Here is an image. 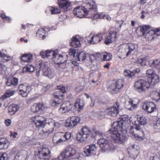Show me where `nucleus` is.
Returning <instances> with one entry per match:
<instances>
[{
    "mask_svg": "<svg viewBox=\"0 0 160 160\" xmlns=\"http://www.w3.org/2000/svg\"><path fill=\"white\" fill-rule=\"evenodd\" d=\"M137 118V120L134 122L133 126L131 127L129 132L136 139L142 140V138L139 136V135L142 134L143 132L140 126L141 125H145L147 123V119L145 117L142 116H138Z\"/></svg>",
    "mask_w": 160,
    "mask_h": 160,
    "instance_id": "nucleus-1",
    "label": "nucleus"
},
{
    "mask_svg": "<svg viewBox=\"0 0 160 160\" xmlns=\"http://www.w3.org/2000/svg\"><path fill=\"white\" fill-rule=\"evenodd\" d=\"M76 150L71 147H67L60 153L56 160H63L65 159L78 158L76 156Z\"/></svg>",
    "mask_w": 160,
    "mask_h": 160,
    "instance_id": "nucleus-2",
    "label": "nucleus"
},
{
    "mask_svg": "<svg viewBox=\"0 0 160 160\" xmlns=\"http://www.w3.org/2000/svg\"><path fill=\"white\" fill-rule=\"evenodd\" d=\"M34 160H56L51 158V152L48 148H40L37 152H35Z\"/></svg>",
    "mask_w": 160,
    "mask_h": 160,
    "instance_id": "nucleus-3",
    "label": "nucleus"
},
{
    "mask_svg": "<svg viewBox=\"0 0 160 160\" xmlns=\"http://www.w3.org/2000/svg\"><path fill=\"white\" fill-rule=\"evenodd\" d=\"M119 119L113 123L112 127H116L117 128L119 129L122 132L125 133L127 132V128L125 126V121L128 120V117L126 115L121 116Z\"/></svg>",
    "mask_w": 160,
    "mask_h": 160,
    "instance_id": "nucleus-4",
    "label": "nucleus"
},
{
    "mask_svg": "<svg viewBox=\"0 0 160 160\" xmlns=\"http://www.w3.org/2000/svg\"><path fill=\"white\" fill-rule=\"evenodd\" d=\"M150 86L149 81H146L143 79H139L135 83V89L139 92H144L146 89L148 88Z\"/></svg>",
    "mask_w": 160,
    "mask_h": 160,
    "instance_id": "nucleus-5",
    "label": "nucleus"
},
{
    "mask_svg": "<svg viewBox=\"0 0 160 160\" xmlns=\"http://www.w3.org/2000/svg\"><path fill=\"white\" fill-rule=\"evenodd\" d=\"M36 71L37 77L39 76L40 72L43 75L48 77L51 75L52 73L50 69L48 68L46 64L42 62L37 65Z\"/></svg>",
    "mask_w": 160,
    "mask_h": 160,
    "instance_id": "nucleus-6",
    "label": "nucleus"
},
{
    "mask_svg": "<svg viewBox=\"0 0 160 160\" xmlns=\"http://www.w3.org/2000/svg\"><path fill=\"white\" fill-rule=\"evenodd\" d=\"M42 117L41 116H36L32 118V120L36 126L38 128L40 127L43 128L42 131L43 132V134L46 136H47L52 131L45 130L44 127L46 124V122L45 120H42Z\"/></svg>",
    "mask_w": 160,
    "mask_h": 160,
    "instance_id": "nucleus-7",
    "label": "nucleus"
},
{
    "mask_svg": "<svg viewBox=\"0 0 160 160\" xmlns=\"http://www.w3.org/2000/svg\"><path fill=\"white\" fill-rule=\"evenodd\" d=\"M125 82L123 79H118L115 83L111 84L108 88V91L113 94L117 93L124 86Z\"/></svg>",
    "mask_w": 160,
    "mask_h": 160,
    "instance_id": "nucleus-8",
    "label": "nucleus"
},
{
    "mask_svg": "<svg viewBox=\"0 0 160 160\" xmlns=\"http://www.w3.org/2000/svg\"><path fill=\"white\" fill-rule=\"evenodd\" d=\"M90 133L92 134V131H91L88 127L85 126L82 128L81 132H79L77 134V139L81 142L85 141L89 137Z\"/></svg>",
    "mask_w": 160,
    "mask_h": 160,
    "instance_id": "nucleus-9",
    "label": "nucleus"
},
{
    "mask_svg": "<svg viewBox=\"0 0 160 160\" xmlns=\"http://www.w3.org/2000/svg\"><path fill=\"white\" fill-rule=\"evenodd\" d=\"M98 143L99 145L101 148V151L102 152H108L112 149V144H110L105 138L99 139L98 141Z\"/></svg>",
    "mask_w": 160,
    "mask_h": 160,
    "instance_id": "nucleus-10",
    "label": "nucleus"
},
{
    "mask_svg": "<svg viewBox=\"0 0 160 160\" xmlns=\"http://www.w3.org/2000/svg\"><path fill=\"white\" fill-rule=\"evenodd\" d=\"M91 11L88 9V8L86 6L77 7L74 10L73 14L77 17L81 18Z\"/></svg>",
    "mask_w": 160,
    "mask_h": 160,
    "instance_id": "nucleus-11",
    "label": "nucleus"
},
{
    "mask_svg": "<svg viewBox=\"0 0 160 160\" xmlns=\"http://www.w3.org/2000/svg\"><path fill=\"white\" fill-rule=\"evenodd\" d=\"M142 108L147 113H151L157 110L156 106L151 102H145L142 106Z\"/></svg>",
    "mask_w": 160,
    "mask_h": 160,
    "instance_id": "nucleus-12",
    "label": "nucleus"
},
{
    "mask_svg": "<svg viewBox=\"0 0 160 160\" xmlns=\"http://www.w3.org/2000/svg\"><path fill=\"white\" fill-rule=\"evenodd\" d=\"M54 97L53 99H52L50 101V103L52 107L56 106L61 103L62 102L61 98H63L64 96L63 94L59 90L54 92L53 94Z\"/></svg>",
    "mask_w": 160,
    "mask_h": 160,
    "instance_id": "nucleus-13",
    "label": "nucleus"
},
{
    "mask_svg": "<svg viewBox=\"0 0 160 160\" xmlns=\"http://www.w3.org/2000/svg\"><path fill=\"white\" fill-rule=\"evenodd\" d=\"M18 93L23 97L27 96L28 93L31 90V87L28 85L21 84L18 86Z\"/></svg>",
    "mask_w": 160,
    "mask_h": 160,
    "instance_id": "nucleus-14",
    "label": "nucleus"
},
{
    "mask_svg": "<svg viewBox=\"0 0 160 160\" xmlns=\"http://www.w3.org/2000/svg\"><path fill=\"white\" fill-rule=\"evenodd\" d=\"M73 106V105L69 102L66 101L61 106L59 109V112L60 113H64L68 112L72 110Z\"/></svg>",
    "mask_w": 160,
    "mask_h": 160,
    "instance_id": "nucleus-15",
    "label": "nucleus"
},
{
    "mask_svg": "<svg viewBox=\"0 0 160 160\" xmlns=\"http://www.w3.org/2000/svg\"><path fill=\"white\" fill-rule=\"evenodd\" d=\"M119 104L118 102H116L112 107L107 109L106 112L109 115L115 117L119 112Z\"/></svg>",
    "mask_w": 160,
    "mask_h": 160,
    "instance_id": "nucleus-16",
    "label": "nucleus"
},
{
    "mask_svg": "<svg viewBox=\"0 0 160 160\" xmlns=\"http://www.w3.org/2000/svg\"><path fill=\"white\" fill-rule=\"evenodd\" d=\"M113 128L109 130L107 132V134L108 135V137H110L112 139L116 142L118 136H119L120 133H119L118 131L120 130L117 129L116 127H113Z\"/></svg>",
    "mask_w": 160,
    "mask_h": 160,
    "instance_id": "nucleus-17",
    "label": "nucleus"
},
{
    "mask_svg": "<svg viewBox=\"0 0 160 160\" xmlns=\"http://www.w3.org/2000/svg\"><path fill=\"white\" fill-rule=\"evenodd\" d=\"M96 149V147L94 144L88 145L84 148V152L87 156L88 157L93 154Z\"/></svg>",
    "mask_w": 160,
    "mask_h": 160,
    "instance_id": "nucleus-18",
    "label": "nucleus"
},
{
    "mask_svg": "<svg viewBox=\"0 0 160 160\" xmlns=\"http://www.w3.org/2000/svg\"><path fill=\"white\" fill-rule=\"evenodd\" d=\"M58 3L59 8L64 11H67L70 6V3L68 0H58Z\"/></svg>",
    "mask_w": 160,
    "mask_h": 160,
    "instance_id": "nucleus-19",
    "label": "nucleus"
},
{
    "mask_svg": "<svg viewBox=\"0 0 160 160\" xmlns=\"http://www.w3.org/2000/svg\"><path fill=\"white\" fill-rule=\"evenodd\" d=\"M63 132H58L55 133L52 138L53 142L54 143L58 144L63 141L64 138L63 137Z\"/></svg>",
    "mask_w": 160,
    "mask_h": 160,
    "instance_id": "nucleus-20",
    "label": "nucleus"
},
{
    "mask_svg": "<svg viewBox=\"0 0 160 160\" xmlns=\"http://www.w3.org/2000/svg\"><path fill=\"white\" fill-rule=\"evenodd\" d=\"M83 2L86 4L85 5L88 8L89 11H96V6L94 5V2L90 0H83Z\"/></svg>",
    "mask_w": 160,
    "mask_h": 160,
    "instance_id": "nucleus-21",
    "label": "nucleus"
},
{
    "mask_svg": "<svg viewBox=\"0 0 160 160\" xmlns=\"http://www.w3.org/2000/svg\"><path fill=\"white\" fill-rule=\"evenodd\" d=\"M159 76L156 74H154L152 75L151 77H149L148 78V80L150 82V85L153 86L156 83L159 82Z\"/></svg>",
    "mask_w": 160,
    "mask_h": 160,
    "instance_id": "nucleus-22",
    "label": "nucleus"
},
{
    "mask_svg": "<svg viewBox=\"0 0 160 160\" xmlns=\"http://www.w3.org/2000/svg\"><path fill=\"white\" fill-rule=\"evenodd\" d=\"M117 33L116 32L111 31L110 32L108 36L106 37L104 42L106 45H108L112 42V39L113 38H116Z\"/></svg>",
    "mask_w": 160,
    "mask_h": 160,
    "instance_id": "nucleus-23",
    "label": "nucleus"
},
{
    "mask_svg": "<svg viewBox=\"0 0 160 160\" xmlns=\"http://www.w3.org/2000/svg\"><path fill=\"white\" fill-rule=\"evenodd\" d=\"M43 105L44 104L42 103H35L31 107V111L34 113L38 112L42 109Z\"/></svg>",
    "mask_w": 160,
    "mask_h": 160,
    "instance_id": "nucleus-24",
    "label": "nucleus"
},
{
    "mask_svg": "<svg viewBox=\"0 0 160 160\" xmlns=\"http://www.w3.org/2000/svg\"><path fill=\"white\" fill-rule=\"evenodd\" d=\"M9 146L8 140L5 138H0V149H6Z\"/></svg>",
    "mask_w": 160,
    "mask_h": 160,
    "instance_id": "nucleus-25",
    "label": "nucleus"
},
{
    "mask_svg": "<svg viewBox=\"0 0 160 160\" xmlns=\"http://www.w3.org/2000/svg\"><path fill=\"white\" fill-rule=\"evenodd\" d=\"M140 71L139 68H137L135 70L131 71L129 70H125L123 74L125 76L128 77L129 78H132L134 76L135 73H138Z\"/></svg>",
    "mask_w": 160,
    "mask_h": 160,
    "instance_id": "nucleus-26",
    "label": "nucleus"
},
{
    "mask_svg": "<svg viewBox=\"0 0 160 160\" xmlns=\"http://www.w3.org/2000/svg\"><path fill=\"white\" fill-rule=\"evenodd\" d=\"M84 101L82 99L78 98L75 103L74 106L79 111L82 109L84 107Z\"/></svg>",
    "mask_w": 160,
    "mask_h": 160,
    "instance_id": "nucleus-27",
    "label": "nucleus"
},
{
    "mask_svg": "<svg viewBox=\"0 0 160 160\" xmlns=\"http://www.w3.org/2000/svg\"><path fill=\"white\" fill-rule=\"evenodd\" d=\"M102 38V34L99 33L92 37L90 42L92 44H97L99 42Z\"/></svg>",
    "mask_w": 160,
    "mask_h": 160,
    "instance_id": "nucleus-28",
    "label": "nucleus"
},
{
    "mask_svg": "<svg viewBox=\"0 0 160 160\" xmlns=\"http://www.w3.org/2000/svg\"><path fill=\"white\" fill-rule=\"evenodd\" d=\"M18 109V106L14 104L10 105L8 108V112L11 115L14 114Z\"/></svg>",
    "mask_w": 160,
    "mask_h": 160,
    "instance_id": "nucleus-29",
    "label": "nucleus"
},
{
    "mask_svg": "<svg viewBox=\"0 0 160 160\" xmlns=\"http://www.w3.org/2000/svg\"><path fill=\"white\" fill-rule=\"evenodd\" d=\"M18 83V79L16 78H13L11 79H7L6 83V85L8 86L17 85Z\"/></svg>",
    "mask_w": 160,
    "mask_h": 160,
    "instance_id": "nucleus-30",
    "label": "nucleus"
},
{
    "mask_svg": "<svg viewBox=\"0 0 160 160\" xmlns=\"http://www.w3.org/2000/svg\"><path fill=\"white\" fill-rule=\"evenodd\" d=\"M136 107V105L133 103V101L132 99H130L125 104L126 108L130 110H133Z\"/></svg>",
    "mask_w": 160,
    "mask_h": 160,
    "instance_id": "nucleus-31",
    "label": "nucleus"
},
{
    "mask_svg": "<svg viewBox=\"0 0 160 160\" xmlns=\"http://www.w3.org/2000/svg\"><path fill=\"white\" fill-rule=\"evenodd\" d=\"M150 97L153 100L156 102L159 101L160 99V92L152 91L150 94Z\"/></svg>",
    "mask_w": 160,
    "mask_h": 160,
    "instance_id": "nucleus-32",
    "label": "nucleus"
},
{
    "mask_svg": "<svg viewBox=\"0 0 160 160\" xmlns=\"http://www.w3.org/2000/svg\"><path fill=\"white\" fill-rule=\"evenodd\" d=\"M71 44L74 48H78L80 46V41L76 36H73L72 38Z\"/></svg>",
    "mask_w": 160,
    "mask_h": 160,
    "instance_id": "nucleus-33",
    "label": "nucleus"
},
{
    "mask_svg": "<svg viewBox=\"0 0 160 160\" xmlns=\"http://www.w3.org/2000/svg\"><path fill=\"white\" fill-rule=\"evenodd\" d=\"M21 59V60L23 62H29L32 60V58L31 55L24 54L22 56Z\"/></svg>",
    "mask_w": 160,
    "mask_h": 160,
    "instance_id": "nucleus-34",
    "label": "nucleus"
},
{
    "mask_svg": "<svg viewBox=\"0 0 160 160\" xmlns=\"http://www.w3.org/2000/svg\"><path fill=\"white\" fill-rule=\"evenodd\" d=\"M150 65L152 67H156L160 65V58L151 60L149 62Z\"/></svg>",
    "mask_w": 160,
    "mask_h": 160,
    "instance_id": "nucleus-35",
    "label": "nucleus"
},
{
    "mask_svg": "<svg viewBox=\"0 0 160 160\" xmlns=\"http://www.w3.org/2000/svg\"><path fill=\"white\" fill-rule=\"evenodd\" d=\"M76 55L77 56L78 60L80 61H83L86 57V53L84 51L81 52Z\"/></svg>",
    "mask_w": 160,
    "mask_h": 160,
    "instance_id": "nucleus-36",
    "label": "nucleus"
},
{
    "mask_svg": "<svg viewBox=\"0 0 160 160\" xmlns=\"http://www.w3.org/2000/svg\"><path fill=\"white\" fill-rule=\"evenodd\" d=\"M127 139V137L125 135L120 134L119 136H118L115 142L119 143H122L124 142Z\"/></svg>",
    "mask_w": 160,
    "mask_h": 160,
    "instance_id": "nucleus-37",
    "label": "nucleus"
},
{
    "mask_svg": "<svg viewBox=\"0 0 160 160\" xmlns=\"http://www.w3.org/2000/svg\"><path fill=\"white\" fill-rule=\"evenodd\" d=\"M34 70V67L31 65H28L26 67H24L23 69L22 72H32Z\"/></svg>",
    "mask_w": 160,
    "mask_h": 160,
    "instance_id": "nucleus-38",
    "label": "nucleus"
},
{
    "mask_svg": "<svg viewBox=\"0 0 160 160\" xmlns=\"http://www.w3.org/2000/svg\"><path fill=\"white\" fill-rule=\"evenodd\" d=\"M154 31L152 30L149 31L145 34V37L148 40H151L153 39L154 36Z\"/></svg>",
    "mask_w": 160,
    "mask_h": 160,
    "instance_id": "nucleus-39",
    "label": "nucleus"
},
{
    "mask_svg": "<svg viewBox=\"0 0 160 160\" xmlns=\"http://www.w3.org/2000/svg\"><path fill=\"white\" fill-rule=\"evenodd\" d=\"M37 35L38 37L42 38V39H44L45 37L44 30L43 28L39 29L37 33Z\"/></svg>",
    "mask_w": 160,
    "mask_h": 160,
    "instance_id": "nucleus-40",
    "label": "nucleus"
},
{
    "mask_svg": "<svg viewBox=\"0 0 160 160\" xmlns=\"http://www.w3.org/2000/svg\"><path fill=\"white\" fill-rule=\"evenodd\" d=\"M72 123H73L74 126L79 122L80 121V118L77 117H72L69 118Z\"/></svg>",
    "mask_w": 160,
    "mask_h": 160,
    "instance_id": "nucleus-41",
    "label": "nucleus"
},
{
    "mask_svg": "<svg viewBox=\"0 0 160 160\" xmlns=\"http://www.w3.org/2000/svg\"><path fill=\"white\" fill-rule=\"evenodd\" d=\"M15 92V91L14 90H8L7 92L3 95L2 96V98L3 99H5V98H8L10 96L13 95Z\"/></svg>",
    "mask_w": 160,
    "mask_h": 160,
    "instance_id": "nucleus-42",
    "label": "nucleus"
},
{
    "mask_svg": "<svg viewBox=\"0 0 160 160\" xmlns=\"http://www.w3.org/2000/svg\"><path fill=\"white\" fill-rule=\"evenodd\" d=\"M112 55L110 53L105 52L102 55L103 61H108L110 60L112 58Z\"/></svg>",
    "mask_w": 160,
    "mask_h": 160,
    "instance_id": "nucleus-43",
    "label": "nucleus"
},
{
    "mask_svg": "<svg viewBox=\"0 0 160 160\" xmlns=\"http://www.w3.org/2000/svg\"><path fill=\"white\" fill-rule=\"evenodd\" d=\"M65 126L67 127L72 128L74 127L73 123H72L69 118H68L66 121Z\"/></svg>",
    "mask_w": 160,
    "mask_h": 160,
    "instance_id": "nucleus-44",
    "label": "nucleus"
},
{
    "mask_svg": "<svg viewBox=\"0 0 160 160\" xmlns=\"http://www.w3.org/2000/svg\"><path fill=\"white\" fill-rule=\"evenodd\" d=\"M66 60L64 59L62 55H58V58L57 63L58 64L63 63L66 62Z\"/></svg>",
    "mask_w": 160,
    "mask_h": 160,
    "instance_id": "nucleus-45",
    "label": "nucleus"
},
{
    "mask_svg": "<svg viewBox=\"0 0 160 160\" xmlns=\"http://www.w3.org/2000/svg\"><path fill=\"white\" fill-rule=\"evenodd\" d=\"M57 88L58 90L60 91L63 94L66 92L67 88L65 86L59 85L57 86Z\"/></svg>",
    "mask_w": 160,
    "mask_h": 160,
    "instance_id": "nucleus-46",
    "label": "nucleus"
},
{
    "mask_svg": "<svg viewBox=\"0 0 160 160\" xmlns=\"http://www.w3.org/2000/svg\"><path fill=\"white\" fill-rule=\"evenodd\" d=\"M95 135L100 136L102 135V133L101 132L95 130L93 129V130H92V135L91 137L92 138H95Z\"/></svg>",
    "mask_w": 160,
    "mask_h": 160,
    "instance_id": "nucleus-47",
    "label": "nucleus"
},
{
    "mask_svg": "<svg viewBox=\"0 0 160 160\" xmlns=\"http://www.w3.org/2000/svg\"><path fill=\"white\" fill-rule=\"evenodd\" d=\"M150 28L149 25H143L141 27L140 31L142 32L143 35L144 33Z\"/></svg>",
    "mask_w": 160,
    "mask_h": 160,
    "instance_id": "nucleus-48",
    "label": "nucleus"
},
{
    "mask_svg": "<svg viewBox=\"0 0 160 160\" xmlns=\"http://www.w3.org/2000/svg\"><path fill=\"white\" fill-rule=\"evenodd\" d=\"M57 53L54 51L48 50V58L50 56H53L52 58H55Z\"/></svg>",
    "mask_w": 160,
    "mask_h": 160,
    "instance_id": "nucleus-49",
    "label": "nucleus"
},
{
    "mask_svg": "<svg viewBox=\"0 0 160 160\" xmlns=\"http://www.w3.org/2000/svg\"><path fill=\"white\" fill-rule=\"evenodd\" d=\"M128 50L127 48L121 47H120L118 49V52L121 54V55H124L126 52Z\"/></svg>",
    "mask_w": 160,
    "mask_h": 160,
    "instance_id": "nucleus-50",
    "label": "nucleus"
},
{
    "mask_svg": "<svg viewBox=\"0 0 160 160\" xmlns=\"http://www.w3.org/2000/svg\"><path fill=\"white\" fill-rule=\"evenodd\" d=\"M63 137L64 138L63 141H65L69 139L71 137V133L70 132H67L66 133L63 132Z\"/></svg>",
    "mask_w": 160,
    "mask_h": 160,
    "instance_id": "nucleus-51",
    "label": "nucleus"
},
{
    "mask_svg": "<svg viewBox=\"0 0 160 160\" xmlns=\"http://www.w3.org/2000/svg\"><path fill=\"white\" fill-rule=\"evenodd\" d=\"M50 10L51 12L52 13V14L59 13L61 12L60 10L58 8H55L53 7L51 8Z\"/></svg>",
    "mask_w": 160,
    "mask_h": 160,
    "instance_id": "nucleus-52",
    "label": "nucleus"
},
{
    "mask_svg": "<svg viewBox=\"0 0 160 160\" xmlns=\"http://www.w3.org/2000/svg\"><path fill=\"white\" fill-rule=\"evenodd\" d=\"M154 128L156 130H160V118L158 119L154 124Z\"/></svg>",
    "mask_w": 160,
    "mask_h": 160,
    "instance_id": "nucleus-53",
    "label": "nucleus"
},
{
    "mask_svg": "<svg viewBox=\"0 0 160 160\" xmlns=\"http://www.w3.org/2000/svg\"><path fill=\"white\" fill-rule=\"evenodd\" d=\"M2 51L0 52V57L2 58V59H3L4 60H5L6 61H8L9 60L8 58L9 57L7 55L2 53Z\"/></svg>",
    "mask_w": 160,
    "mask_h": 160,
    "instance_id": "nucleus-54",
    "label": "nucleus"
},
{
    "mask_svg": "<svg viewBox=\"0 0 160 160\" xmlns=\"http://www.w3.org/2000/svg\"><path fill=\"white\" fill-rule=\"evenodd\" d=\"M102 14L96 13L93 15V18L94 19H97L98 18L102 19L103 17L102 16Z\"/></svg>",
    "mask_w": 160,
    "mask_h": 160,
    "instance_id": "nucleus-55",
    "label": "nucleus"
},
{
    "mask_svg": "<svg viewBox=\"0 0 160 160\" xmlns=\"http://www.w3.org/2000/svg\"><path fill=\"white\" fill-rule=\"evenodd\" d=\"M146 74L148 75L149 77H151L152 74H155V73L152 69H148L146 71Z\"/></svg>",
    "mask_w": 160,
    "mask_h": 160,
    "instance_id": "nucleus-56",
    "label": "nucleus"
},
{
    "mask_svg": "<svg viewBox=\"0 0 160 160\" xmlns=\"http://www.w3.org/2000/svg\"><path fill=\"white\" fill-rule=\"evenodd\" d=\"M40 55L43 58H48V50L43 52L42 51L40 53Z\"/></svg>",
    "mask_w": 160,
    "mask_h": 160,
    "instance_id": "nucleus-57",
    "label": "nucleus"
},
{
    "mask_svg": "<svg viewBox=\"0 0 160 160\" xmlns=\"http://www.w3.org/2000/svg\"><path fill=\"white\" fill-rule=\"evenodd\" d=\"M147 57H144L143 58H141L140 60H139V62L141 63L142 66L143 65V63H144V65H146V60L147 59Z\"/></svg>",
    "mask_w": 160,
    "mask_h": 160,
    "instance_id": "nucleus-58",
    "label": "nucleus"
},
{
    "mask_svg": "<svg viewBox=\"0 0 160 160\" xmlns=\"http://www.w3.org/2000/svg\"><path fill=\"white\" fill-rule=\"evenodd\" d=\"M107 113L106 110V111H100L99 113L98 116L101 118H104L105 117V114Z\"/></svg>",
    "mask_w": 160,
    "mask_h": 160,
    "instance_id": "nucleus-59",
    "label": "nucleus"
},
{
    "mask_svg": "<svg viewBox=\"0 0 160 160\" xmlns=\"http://www.w3.org/2000/svg\"><path fill=\"white\" fill-rule=\"evenodd\" d=\"M7 154L6 153H0V159L2 158L3 160H5V159H7Z\"/></svg>",
    "mask_w": 160,
    "mask_h": 160,
    "instance_id": "nucleus-60",
    "label": "nucleus"
},
{
    "mask_svg": "<svg viewBox=\"0 0 160 160\" xmlns=\"http://www.w3.org/2000/svg\"><path fill=\"white\" fill-rule=\"evenodd\" d=\"M152 160H159L160 158V154L159 153L153 156Z\"/></svg>",
    "mask_w": 160,
    "mask_h": 160,
    "instance_id": "nucleus-61",
    "label": "nucleus"
},
{
    "mask_svg": "<svg viewBox=\"0 0 160 160\" xmlns=\"http://www.w3.org/2000/svg\"><path fill=\"white\" fill-rule=\"evenodd\" d=\"M76 54V52L74 50L70 49L69 51V55L70 56H73L75 57Z\"/></svg>",
    "mask_w": 160,
    "mask_h": 160,
    "instance_id": "nucleus-62",
    "label": "nucleus"
},
{
    "mask_svg": "<svg viewBox=\"0 0 160 160\" xmlns=\"http://www.w3.org/2000/svg\"><path fill=\"white\" fill-rule=\"evenodd\" d=\"M5 123L7 126H9L11 124V121L10 119H7L5 121Z\"/></svg>",
    "mask_w": 160,
    "mask_h": 160,
    "instance_id": "nucleus-63",
    "label": "nucleus"
},
{
    "mask_svg": "<svg viewBox=\"0 0 160 160\" xmlns=\"http://www.w3.org/2000/svg\"><path fill=\"white\" fill-rule=\"evenodd\" d=\"M154 34H157L158 36L160 35V28L156 29L154 31Z\"/></svg>",
    "mask_w": 160,
    "mask_h": 160,
    "instance_id": "nucleus-64",
    "label": "nucleus"
}]
</instances>
